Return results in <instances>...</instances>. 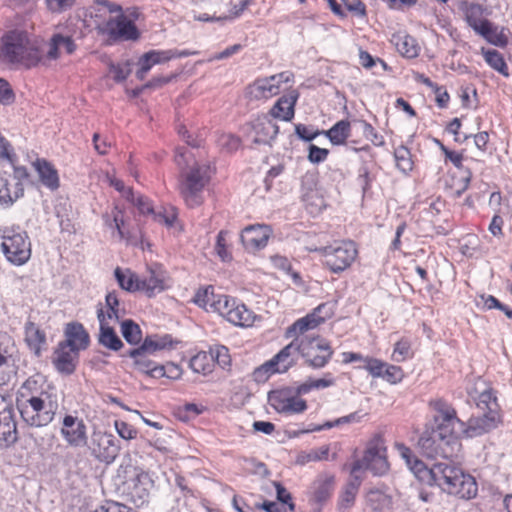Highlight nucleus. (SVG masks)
<instances>
[{
  "label": "nucleus",
  "instance_id": "obj_16",
  "mask_svg": "<svg viewBox=\"0 0 512 512\" xmlns=\"http://www.w3.org/2000/svg\"><path fill=\"white\" fill-rule=\"evenodd\" d=\"M26 36L18 31H10L2 37L1 57L10 63L23 60L27 45Z\"/></svg>",
  "mask_w": 512,
  "mask_h": 512
},
{
  "label": "nucleus",
  "instance_id": "obj_1",
  "mask_svg": "<svg viewBox=\"0 0 512 512\" xmlns=\"http://www.w3.org/2000/svg\"><path fill=\"white\" fill-rule=\"evenodd\" d=\"M91 9L92 17L102 18L96 21L98 34L106 36L110 42L138 39L136 25L122 13L120 5L109 0H96Z\"/></svg>",
  "mask_w": 512,
  "mask_h": 512
},
{
  "label": "nucleus",
  "instance_id": "obj_34",
  "mask_svg": "<svg viewBox=\"0 0 512 512\" xmlns=\"http://www.w3.org/2000/svg\"><path fill=\"white\" fill-rule=\"evenodd\" d=\"M255 138L254 143L256 144H267L271 145V142L276 138L279 127L270 120L259 122L255 126Z\"/></svg>",
  "mask_w": 512,
  "mask_h": 512
},
{
  "label": "nucleus",
  "instance_id": "obj_5",
  "mask_svg": "<svg viewBox=\"0 0 512 512\" xmlns=\"http://www.w3.org/2000/svg\"><path fill=\"white\" fill-rule=\"evenodd\" d=\"M49 398V394H42V397H31L16 403L25 424L30 427H43L52 422L57 405L49 401Z\"/></svg>",
  "mask_w": 512,
  "mask_h": 512
},
{
  "label": "nucleus",
  "instance_id": "obj_7",
  "mask_svg": "<svg viewBox=\"0 0 512 512\" xmlns=\"http://www.w3.org/2000/svg\"><path fill=\"white\" fill-rule=\"evenodd\" d=\"M389 468L386 459V447L380 436L374 437L368 444L362 459L356 460L351 469V474L359 470H370L374 475H383Z\"/></svg>",
  "mask_w": 512,
  "mask_h": 512
},
{
  "label": "nucleus",
  "instance_id": "obj_55",
  "mask_svg": "<svg viewBox=\"0 0 512 512\" xmlns=\"http://www.w3.org/2000/svg\"><path fill=\"white\" fill-rule=\"evenodd\" d=\"M333 385V380L331 379H308L304 383L298 385L296 387V394L298 395H304L309 393L312 389H321V388H327Z\"/></svg>",
  "mask_w": 512,
  "mask_h": 512
},
{
  "label": "nucleus",
  "instance_id": "obj_10",
  "mask_svg": "<svg viewBox=\"0 0 512 512\" xmlns=\"http://www.w3.org/2000/svg\"><path fill=\"white\" fill-rule=\"evenodd\" d=\"M300 347L301 356L314 369L324 367L333 355V350L328 342L318 336L303 337L300 340Z\"/></svg>",
  "mask_w": 512,
  "mask_h": 512
},
{
  "label": "nucleus",
  "instance_id": "obj_4",
  "mask_svg": "<svg viewBox=\"0 0 512 512\" xmlns=\"http://www.w3.org/2000/svg\"><path fill=\"white\" fill-rule=\"evenodd\" d=\"M430 407L437 413L434 415L436 427L432 430L437 434L449 440L454 445H458V435L464 431V423L457 417L455 409L443 399L430 401Z\"/></svg>",
  "mask_w": 512,
  "mask_h": 512
},
{
  "label": "nucleus",
  "instance_id": "obj_64",
  "mask_svg": "<svg viewBox=\"0 0 512 512\" xmlns=\"http://www.w3.org/2000/svg\"><path fill=\"white\" fill-rule=\"evenodd\" d=\"M95 512H135L132 508L114 501H107Z\"/></svg>",
  "mask_w": 512,
  "mask_h": 512
},
{
  "label": "nucleus",
  "instance_id": "obj_60",
  "mask_svg": "<svg viewBox=\"0 0 512 512\" xmlns=\"http://www.w3.org/2000/svg\"><path fill=\"white\" fill-rule=\"evenodd\" d=\"M217 144L221 149L232 152L239 147L240 140L232 134L222 133L217 138Z\"/></svg>",
  "mask_w": 512,
  "mask_h": 512
},
{
  "label": "nucleus",
  "instance_id": "obj_30",
  "mask_svg": "<svg viewBox=\"0 0 512 512\" xmlns=\"http://www.w3.org/2000/svg\"><path fill=\"white\" fill-rule=\"evenodd\" d=\"M248 93L252 99H269L280 93V88L271 80V77L257 79L248 88Z\"/></svg>",
  "mask_w": 512,
  "mask_h": 512
},
{
  "label": "nucleus",
  "instance_id": "obj_33",
  "mask_svg": "<svg viewBox=\"0 0 512 512\" xmlns=\"http://www.w3.org/2000/svg\"><path fill=\"white\" fill-rule=\"evenodd\" d=\"M296 94L280 97L270 110V114L274 118H279L284 121H290L294 117V106L297 101Z\"/></svg>",
  "mask_w": 512,
  "mask_h": 512
},
{
  "label": "nucleus",
  "instance_id": "obj_9",
  "mask_svg": "<svg viewBox=\"0 0 512 512\" xmlns=\"http://www.w3.org/2000/svg\"><path fill=\"white\" fill-rule=\"evenodd\" d=\"M211 173L212 170L209 165L197 164L186 174L181 185V194L190 207L201 203L200 193L209 182Z\"/></svg>",
  "mask_w": 512,
  "mask_h": 512
},
{
  "label": "nucleus",
  "instance_id": "obj_57",
  "mask_svg": "<svg viewBox=\"0 0 512 512\" xmlns=\"http://www.w3.org/2000/svg\"><path fill=\"white\" fill-rule=\"evenodd\" d=\"M398 452L400 455L406 460V463L410 466L411 470L415 473L421 472L424 468V464L422 461L418 460L411 451L410 448L405 446L404 444L396 445Z\"/></svg>",
  "mask_w": 512,
  "mask_h": 512
},
{
  "label": "nucleus",
  "instance_id": "obj_17",
  "mask_svg": "<svg viewBox=\"0 0 512 512\" xmlns=\"http://www.w3.org/2000/svg\"><path fill=\"white\" fill-rule=\"evenodd\" d=\"M460 9L464 14V19L478 35H484L489 20L486 18L489 14L488 9L479 3L464 1L460 4Z\"/></svg>",
  "mask_w": 512,
  "mask_h": 512
},
{
  "label": "nucleus",
  "instance_id": "obj_56",
  "mask_svg": "<svg viewBox=\"0 0 512 512\" xmlns=\"http://www.w3.org/2000/svg\"><path fill=\"white\" fill-rule=\"evenodd\" d=\"M398 50L408 58L417 57L419 54V46L412 36H404L399 43H397Z\"/></svg>",
  "mask_w": 512,
  "mask_h": 512
},
{
  "label": "nucleus",
  "instance_id": "obj_14",
  "mask_svg": "<svg viewBox=\"0 0 512 512\" xmlns=\"http://www.w3.org/2000/svg\"><path fill=\"white\" fill-rule=\"evenodd\" d=\"M218 305V313L230 323L240 327L253 325L256 315L245 304L238 303L235 299L227 297L223 304Z\"/></svg>",
  "mask_w": 512,
  "mask_h": 512
},
{
  "label": "nucleus",
  "instance_id": "obj_6",
  "mask_svg": "<svg viewBox=\"0 0 512 512\" xmlns=\"http://www.w3.org/2000/svg\"><path fill=\"white\" fill-rule=\"evenodd\" d=\"M86 447L90 455L97 461L111 464L120 452V442L111 433L94 429L90 434Z\"/></svg>",
  "mask_w": 512,
  "mask_h": 512
},
{
  "label": "nucleus",
  "instance_id": "obj_48",
  "mask_svg": "<svg viewBox=\"0 0 512 512\" xmlns=\"http://www.w3.org/2000/svg\"><path fill=\"white\" fill-rule=\"evenodd\" d=\"M212 359L213 354L208 355L206 352H199L190 359L189 366L196 373L207 374L211 372Z\"/></svg>",
  "mask_w": 512,
  "mask_h": 512
},
{
  "label": "nucleus",
  "instance_id": "obj_46",
  "mask_svg": "<svg viewBox=\"0 0 512 512\" xmlns=\"http://www.w3.org/2000/svg\"><path fill=\"white\" fill-rule=\"evenodd\" d=\"M365 415L366 414H361L359 411H356V412H353V413H351L349 415L340 417V418H338V419H336L334 421H327L323 425L311 426L308 429V431H310V432L321 431V430L330 429L332 427L339 426V425H342V424L358 423V422H360L362 420V418Z\"/></svg>",
  "mask_w": 512,
  "mask_h": 512
},
{
  "label": "nucleus",
  "instance_id": "obj_31",
  "mask_svg": "<svg viewBox=\"0 0 512 512\" xmlns=\"http://www.w3.org/2000/svg\"><path fill=\"white\" fill-rule=\"evenodd\" d=\"M300 348V340L296 338L271 359L281 373L286 372L293 365L294 356L300 354Z\"/></svg>",
  "mask_w": 512,
  "mask_h": 512
},
{
  "label": "nucleus",
  "instance_id": "obj_25",
  "mask_svg": "<svg viewBox=\"0 0 512 512\" xmlns=\"http://www.w3.org/2000/svg\"><path fill=\"white\" fill-rule=\"evenodd\" d=\"M64 333L65 340L60 343L77 351L84 350L88 347L90 342L89 334L81 323H68Z\"/></svg>",
  "mask_w": 512,
  "mask_h": 512
},
{
  "label": "nucleus",
  "instance_id": "obj_59",
  "mask_svg": "<svg viewBox=\"0 0 512 512\" xmlns=\"http://www.w3.org/2000/svg\"><path fill=\"white\" fill-rule=\"evenodd\" d=\"M386 367V363L373 358V357H365L364 359V365L361 366V368L367 370L369 374H371L373 377H380L383 372V368Z\"/></svg>",
  "mask_w": 512,
  "mask_h": 512
},
{
  "label": "nucleus",
  "instance_id": "obj_11",
  "mask_svg": "<svg viewBox=\"0 0 512 512\" xmlns=\"http://www.w3.org/2000/svg\"><path fill=\"white\" fill-rule=\"evenodd\" d=\"M17 347L14 339L0 332V385H6L16 373Z\"/></svg>",
  "mask_w": 512,
  "mask_h": 512
},
{
  "label": "nucleus",
  "instance_id": "obj_29",
  "mask_svg": "<svg viewBox=\"0 0 512 512\" xmlns=\"http://www.w3.org/2000/svg\"><path fill=\"white\" fill-rule=\"evenodd\" d=\"M226 295H215L214 288L212 286H208L202 289H199L193 301L199 307L204 308L205 310L218 312V304H223L224 300L227 299Z\"/></svg>",
  "mask_w": 512,
  "mask_h": 512
},
{
  "label": "nucleus",
  "instance_id": "obj_26",
  "mask_svg": "<svg viewBox=\"0 0 512 512\" xmlns=\"http://www.w3.org/2000/svg\"><path fill=\"white\" fill-rule=\"evenodd\" d=\"M97 318L100 324V331L98 336L99 344L110 350L119 351L123 347V342L118 337L114 329L106 321L103 308H99L97 310Z\"/></svg>",
  "mask_w": 512,
  "mask_h": 512
},
{
  "label": "nucleus",
  "instance_id": "obj_52",
  "mask_svg": "<svg viewBox=\"0 0 512 512\" xmlns=\"http://www.w3.org/2000/svg\"><path fill=\"white\" fill-rule=\"evenodd\" d=\"M152 378L167 377L169 379H178L182 374V370L179 365L169 362L166 365H157V368L153 371Z\"/></svg>",
  "mask_w": 512,
  "mask_h": 512
},
{
  "label": "nucleus",
  "instance_id": "obj_37",
  "mask_svg": "<svg viewBox=\"0 0 512 512\" xmlns=\"http://www.w3.org/2000/svg\"><path fill=\"white\" fill-rule=\"evenodd\" d=\"M173 343L171 335L164 334L148 335L144 338L141 344L143 350L150 351L155 355L158 351L172 348Z\"/></svg>",
  "mask_w": 512,
  "mask_h": 512
},
{
  "label": "nucleus",
  "instance_id": "obj_41",
  "mask_svg": "<svg viewBox=\"0 0 512 512\" xmlns=\"http://www.w3.org/2000/svg\"><path fill=\"white\" fill-rule=\"evenodd\" d=\"M42 394H49L44 391L34 378H28L20 387L16 396V403L28 400L31 397H42Z\"/></svg>",
  "mask_w": 512,
  "mask_h": 512
},
{
  "label": "nucleus",
  "instance_id": "obj_35",
  "mask_svg": "<svg viewBox=\"0 0 512 512\" xmlns=\"http://www.w3.org/2000/svg\"><path fill=\"white\" fill-rule=\"evenodd\" d=\"M25 341L30 349L39 355L41 346L46 341V335L34 322L28 321L25 324Z\"/></svg>",
  "mask_w": 512,
  "mask_h": 512
},
{
  "label": "nucleus",
  "instance_id": "obj_15",
  "mask_svg": "<svg viewBox=\"0 0 512 512\" xmlns=\"http://www.w3.org/2000/svg\"><path fill=\"white\" fill-rule=\"evenodd\" d=\"M60 433L66 443L74 448L86 446L89 439L84 421L72 415L63 418Z\"/></svg>",
  "mask_w": 512,
  "mask_h": 512
},
{
  "label": "nucleus",
  "instance_id": "obj_58",
  "mask_svg": "<svg viewBox=\"0 0 512 512\" xmlns=\"http://www.w3.org/2000/svg\"><path fill=\"white\" fill-rule=\"evenodd\" d=\"M411 356V345L407 339L399 340L393 350L392 359L396 362H402Z\"/></svg>",
  "mask_w": 512,
  "mask_h": 512
},
{
  "label": "nucleus",
  "instance_id": "obj_51",
  "mask_svg": "<svg viewBox=\"0 0 512 512\" xmlns=\"http://www.w3.org/2000/svg\"><path fill=\"white\" fill-rule=\"evenodd\" d=\"M329 448L323 446L319 449H312L309 452H302L297 457V464L305 465L312 461H320L328 458Z\"/></svg>",
  "mask_w": 512,
  "mask_h": 512
},
{
  "label": "nucleus",
  "instance_id": "obj_22",
  "mask_svg": "<svg viewBox=\"0 0 512 512\" xmlns=\"http://www.w3.org/2000/svg\"><path fill=\"white\" fill-rule=\"evenodd\" d=\"M78 357L79 351L59 343L52 362L59 373L71 375L76 369Z\"/></svg>",
  "mask_w": 512,
  "mask_h": 512
},
{
  "label": "nucleus",
  "instance_id": "obj_18",
  "mask_svg": "<svg viewBox=\"0 0 512 512\" xmlns=\"http://www.w3.org/2000/svg\"><path fill=\"white\" fill-rule=\"evenodd\" d=\"M167 273L158 264L148 267L147 275L140 278V291L153 297L169 287Z\"/></svg>",
  "mask_w": 512,
  "mask_h": 512
},
{
  "label": "nucleus",
  "instance_id": "obj_38",
  "mask_svg": "<svg viewBox=\"0 0 512 512\" xmlns=\"http://www.w3.org/2000/svg\"><path fill=\"white\" fill-rule=\"evenodd\" d=\"M114 275L123 290L128 292L140 291V277L130 269L122 270L117 267Z\"/></svg>",
  "mask_w": 512,
  "mask_h": 512
},
{
  "label": "nucleus",
  "instance_id": "obj_47",
  "mask_svg": "<svg viewBox=\"0 0 512 512\" xmlns=\"http://www.w3.org/2000/svg\"><path fill=\"white\" fill-rule=\"evenodd\" d=\"M0 439L8 445L14 444L18 440L16 422L10 413L3 416V424L0 427Z\"/></svg>",
  "mask_w": 512,
  "mask_h": 512
},
{
  "label": "nucleus",
  "instance_id": "obj_54",
  "mask_svg": "<svg viewBox=\"0 0 512 512\" xmlns=\"http://www.w3.org/2000/svg\"><path fill=\"white\" fill-rule=\"evenodd\" d=\"M275 373L281 372L278 367L275 366V363L270 359L253 371V378L256 382L261 383L268 380V378Z\"/></svg>",
  "mask_w": 512,
  "mask_h": 512
},
{
  "label": "nucleus",
  "instance_id": "obj_43",
  "mask_svg": "<svg viewBox=\"0 0 512 512\" xmlns=\"http://www.w3.org/2000/svg\"><path fill=\"white\" fill-rule=\"evenodd\" d=\"M148 56L150 57V60L152 64H162L165 63L173 58H182L187 57L192 54H195V52H190L188 50H176V49H170V50H151L147 52Z\"/></svg>",
  "mask_w": 512,
  "mask_h": 512
},
{
  "label": "nucleus",
  "instance_id": "obj_40",
  "mask_svg": "<svg viewBox=\"0 0 512 512\" xmlns=\"http://www.w3.org/2000/svg\"><path fill=\"white\" fill-rule=\"evenodd\" d=\"M350 131V122L347 120H340L329 130L325 131V135L333 145H342L349 137Z\"/></svg>",
  "mask_w": 512,
  "mask_h": 512
},
{
  "label": "nucleus",
  "instance_id": "obj_2",
  "mask_svg": "<svg viewBox=\"0 0 512 512\" xmlns=\"http://www.w3.org/2000/svg\"><path fill=\"white\" fill-rule=\"evenodd\" d=\"M426 472L430 476L428 483L439 486L448 494L467 500L477 495L478 487L474 477L449 461L437 462Z\"/></svg>",
  "mask_w": 512,
  "mask_h": 512
},
{
  "label": "nucleus",
  "instance_id": "obj_13",
  "mask_svg": "<svg viewBox=\"0 0 512 512\" xmlns=\"http://www.w3.org/2000/svg\"><path fill=\"white\" fill-rule=\"evenodd\" d=\"M296 389L290 388L272 391L269 393L268 400L271 406L280 413L298 414L307 409L305 400L298 397Z\"/></svg>",
  "mask_w": 512,
  "mask_h": 512
},
{
  "label": "nucleus",
  "instance_id": "obj_36",
  "mask_svg": "<svg viewBox=\"0 0 512 512\" xmlns=\"http://www.w3.org/2000/svg\"><path fill=\"white\" fill-rule=\"evenodd\" d=\"M367 505L375 512H385L392 508L391 496L378 489L370 490L366 495Z\"/></svg>",
  "mask_w": 512,
  "mask_h": 512
},
{
  "label": "nucleus",
  "instance_id": "obj_28",
  "mask_svg": "<svg viewBox=\"0 0 512 512\" xmlns=\"http://www.w3.org/2000/svg\"><path fill=\"white\" fill-rule=\"evenodd\" d=\"M334 485V475L327 473L320 474L313 483V500L318 504L326 502L332 495Z\"/></svg>",
  "mask_w": 512,
  "mask_h": 512
},
{
  "label": "nucleus",
  "instance_id": "obj_53",
  "mask_svg": "<svg viewBox=\"0 0 512 512\" xmlns=\"http://www.w3.org/2000/svg\"><path fill=\"white\" fill-rule=\"evenodd\" d=\"M361 484V479L355 474H351V479L346 484L342 494V503L350 506L355 500V496Z\"/></svg>",
  "mask_w": 512,
  "mask_h": 512
},
{
  "label": "nucleus",
  "instance_id": "obj_42",
  "mask_svg": "<svg viewBox=\"0 0 512 512\" xmlns=\"http://www.w3.org/2000/svg\"><path fill=\"white\" fill-rule=\"evenodd\" d=\"M505 31L506 28L494 25L490 21L489 25L486 27L485 34L480 36L483 37L488 43L503 48L508 44V37Z\"/></svg>",
  "mask_w": 512,
  "mask_h": 512
},
{
  "label": "nucleus",
  "instance_id": "obj_49",
  "mask_svg": "<svg viewBox=\"0 0 512 512\" xmlns=\"http://www.w3.org/2000/svg\"><path fill=\"white\" fill-rule=\"evenodd\" d=\"M476 405L481 412H498L496 397L491 389H486L479 394Z\"/></svg>",
  "mask_w": 512,
  "mask_h": 512
},
{
  "label": "nucleus",
  "instance_id": "obj_24",
  "mask_svg": "<svg viewBox=\"0 0 512 512\" xmlns=\"http://www.w3.org/2000/svg\"><path fill=\"white\" fill-rule=\"evenodd\" d=\"M482 414L472 417L465 430L470 437L480 436L497 427L499 422L498 412H481Z\"/></svg>",
  "mask_w": 512,
  "mask_h": 512
},
{
  "label": "nucleus",
  "instance_id": "obj_23",
  "mask_svg": "<svg viewBox=\"0 0 512 512\" xmlns=\"http://www.w3.org/2000/svg\"><path fill=\"white\" fill-rule=\"evenodd\" d=\"M77 49V44L71 35L61 32L54 33L48 43L47 58L51 60L58 59L62 53L73 54Z\"/></svg>",
  "mask_w": 512,
  "mask_h": 512
},
{
  "label": "nucleus",
  "instance_id": "obj_44",
  "mask_svg": "<svg viewBox=\"0 0 512 512\" xmlns=\"http://www.w3.org/2000/svg\"><path fill=\"white\" fill-rule=\"evenodd\" d=\"M481 53L485 61L491 68L498 71L504 76L509 75L507 64L505 63L504 58L499 51L494 49L482 48Z\"/></svg>",
  "mask_w": 512,
  "mask_h": 512
},
{
  "label": "nucleus",
  "instance_id": "obj_61",
  "mask_svg": "<svg viewBox=\"0 0 512 512\" xmlns=\"http://www.w3.org/2000/svg\"><path fill=\"white\" fill-rule=\"evenodd\" d=\"M403 376V370L399 366L389 365L386 363V367L383 368L381 378L391 384H396L402 380Z\"/></svg>",
  "mask_w": 512,
  "mask_h": 512
},
{
  "label": "nucleus",
  "instance_id": "obj_20",
  "mask_svg": "<svg viewBox=\"0 0 512 512\" xmlns=\"http://www.w3.org/2000/svg\"><path fill=\"white\" fill-rule=\"evenodd\" d=\"M270 234L268 225H250L243 229L241 241L247 250H258L267 245Z\"/></svg>",
  "mask_w": 512,
  "mask_h": 512
},
{
  "label": "nucleus",
  "instance_id": "obj_62",
  "mask_svg": "<svg viewBox=\"0 0 512 512\" xmlns=\"http://www.w3.org/2000/svg\"><path fill=\"white\" fill-rule=\"evenodd\" d=\"M363 135L370 140L375 146H383L385 141L384 137L380 135L373 126L365 120H361Z\"/></svg>",
  "mask_w": 512,
  "mask_h": 512
},
{
  "label": "nucleus",
  "instance_id": "obj_3",
  "mask_svg": "<svg viewBox=\"0 0 512 512\" xmlns=\"http://www.w3.org/2000/svg\"><path fill=\"white\" fill-rule=\"evenodd\" d=\"M2 252L11 264L21 266L31 257V243L25 231L19 227L0 229Z\"/></svg>",
  "mask_w": 512,
  "mask_h": 512
},
{
  "label": "nucleus",
  "instance_id": "obj_45",
  "mask_svg": "<svg viewBox=\"0 0 512 512\" xmlns=\"http://www.w3.org/2000/svg\"><path fill=\"white\" fill-rule=\"evenodd\" d=\"M121 333L127 343L140 345L142 341V330L133 320L127 319L121 323Z\"/></svg>",
  "mask_w": 512,
  "mask_h": 512
},
{
  "label": "nucleus",
  "instance_id": "obj_39",
  "mask_svg": "<svg viewBox=\"0 0 512 512\" xmlns=\"http://www.w3.org/2000/svg\"><path fill=\"white\" fill-rule=\"evenodd\" d=\"M0 206L9 207L17 199L23 196L24 188L23 183H16L13 192L10 191L9 183L7 179L1 178L0 180Z\"/></svg>",
  "mask_w": 512,
  "mask_h": 512
},
{
  "label": "nucleus",
  "instance_id": "obj_19",
  "mask_svg": "<svg viewBox=\"0 0 512 512\" xmlns=\"http://www.w3.org/2000/svg\"><path fill=\"white\" fill-rule=\"evenodd\" d=\"M328 308V305L323 303L316 307L312 313L305 317L298 319L292 326L287 329V337H292L297 333L303 334L310 329L316 328L319 324L325 321L326 318L330 317L329 312H325V315H321L324 310Z\"/></svg>",
  "mask_w": 512,
  "mask_h": 512
},
{
  "label": "nucleus",
  "instance_id": "obj_50",
  "mask_svg": "<svg viewBox=\"0 0 512 512\" xmlns=\"http://www.w3.org/2000/svg\"><path fill=\"white\" fill-rule=\"evenodd\" d=\"M394 157L396 165L399 170L406 173L412 170L413 162L411 160V153L405 146H399L395 149Z\"/></svg>",
  "mask_w": 512,
  "mask_h": 512
},
{
  "label": "nucleus",
  "instance_id": "obj_12",
  "mask_svg": "<svg viewBox=\"0 0 512 512\" xmlns=\"http://www.w3.org/2000/svg\"><path fill=\"white\" fill-rule=\"evenodd\" d=\"M418 446L426 457H442L447 461L452 456L454 444L444 439L441 433L437 434L433 430H425L418 440Z\"/></svg>",
  "mask_w": 512,
  "mask_h": 512
},
{
  "label": "nucleus",
  "instance_id": "obj_21",
  "mask_svg": "<svg viewBox=\"0 0 512 512\" xmlns=\"http://www.w3.org/2000/svg\"><path fill=\"white\" fill-rule=\"evenodd\" d=\"M126 199L135 205L141 214H151L156 221L164 223L168 227L173 226L176 220L175 213H172L171 215H166L162 212L156 213L150 200L141 194L135 195L131 188L127 189Z\"/></svg>",
  "mask_w": 512,
  "mask_h": 512
},
{
  "label": "nucleus",
  "instance_id": "obj_63",
  "mask_svg": "<svg viewBox=\"0 0 512 512\" xmlns=\"http://www.w3.org/2000/svg\"><path fill=\"white\" fill-rule=\"evenodd\" d=\"M76 0H45L46 7L51 13H63L73 7Z\"/></svg>",
  "mask_w": 512,
  "mask_h": 512
},
{
  "label": "nucleus",
  "instance_id": "obj_27",
  "mask_svg": "<svg viewBox=\"0 0 512 512\" xmlns=\"http://www.w3.org/2000/svg\"><path fill=\"white\" fill-rule=\"evenodd\" d=\"M125 356L130 357L133 360V367L150 377H153V371L157 368V363L150 357L154 356L150 351L142 349V344L136 348L130 349L126 352Z\"/></svg>",
  "mask_w": 512,
  "mask_h": 512
},
{
  "label": "nucleus",
  "instance_id": "obj_32",
  "mask_svg": "<svg viewBox=\"0 0 512 512\" xmlns=\"http://www.w3.org/2000/svg\"><path fill=\"white\" fill-rule=\"evenodd\" d=\"M34 167L39 175L41 183L50 190H56L59 187L58 172L54 166L45 159H37Z\"/></svg>",
  "mask_w": 512,
  "mask_h": 512
},
{
  "label": "nucleus",
  "instance_id": "obj_8",
  "mask_svg": "<svg viewBox=\"0 0 512 512\" xmlns=\"http://www.w3.org/2000/svg\"><path fill=\"white\" fill-rule=\"evenodd\" d=\"M325 266L333 273L347 269L356 259L357 248L353 241H342L321 249Z\"/></svg>",
  "mask_w": 512,
  "mask_h": 512
}]
</instances>
